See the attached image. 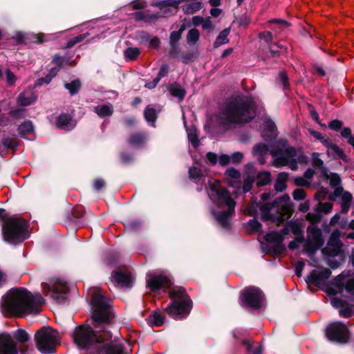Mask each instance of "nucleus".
I'll list each match as a JSON object with an SVG mask.
<instances>
[{"mask_svg":"<svg viewBox=\"0 0 354 354\" xmlns=\"http://www.w3.org/2000/svg\"><path fill=\"white\" fill-rule=\"evenodd\" d=\"M73 339L80 348L91 349L93 353L122 354V345L112 341L106 330L95 333L89 326L81 325L75 328Z\"/></svg>","mask_w":354,"mask_h":354,"instance_id":"1","label":"nucleus"},{"mask_svg":"<svg viewBox=\"0 0 354 354\" xmlns=\"http://www.w3.org/2000/svg\"><path fill=\"white\" fill-rule=\"evenodd\" d=\"M44 302L38 293L32 295L24 288H12L2 297L1 310L5 316L37 315Z\"/></svg>","mask_w":354,"mask_h":354,"instance_id":"2","label":"nucleus"},{"mask_svg":"<svg viewBox=\"0 0 354 354\" xmlns=\"http://www.w3.org/2000/svg\"><path fill=\"white\" fill-rule=\"evenodd\" d=\"M256 116L254 101L248 96L234 95L224 103L218 113V120L225 128L235 124H245Z\"/></svg>","mask_w":354,"mask_h":354,"instance_id":"3","label":"nucleus"},{"mask_svg":"<svg viewBox=\"0 0 354 354\" xmlns=\"http://www.w3.org/2000/svg\"><path fill=\"white\" fill-rule=\"evenodd\" d=\"M270 196V193H263L261 195V201H252L248 207L247 212L250 216L259 214L263 221H270L279 224L291 216V209L288 204L290 198L288 196H283L276 198L270 204L266 201Z\"/></svg>","mask_w":354,"mask_h":354,"instance_id":"4","label":"nucleus"},{"mask_svg":"<svg viewBox=\"0 0 354 354\" xmlns=\"http://www.w3.org/2000/svg\"><path fill=\"white\" fill-rule=\"evenodd\" d=\"M208 185L207 194L210 200L218 209H221L218 212L212 209V213L222 227H227L229 225V218L234 212L236 203L231 197L230 192L221 187L219 180L209 179Z\"/></svg>","mask_w":354,"mask_h":354,"instance_id":"5","label":"nucleus"},{"mask_svg":"<svg viewBox=\"0 0 354 354\" xmlns=\"http://www.w3.org/2000/svg\"><path fill=\"white\" fill-rule=\"evenodd\" d=\"M270 154L275 167L288 166L292 170L297 169V163L306 164L308 158L301 149L290 147L287 140H279L273 145Z\"/></svg>","mask_w":354,"mask_h":354,"instance_id":"6","label":"nucleus"},{"mask_svg":"<svg viewBox=\"0 0 354 354\" xmlns=\"http://www.w3.org/2000/svg\"><path fill=\"white\" fill-rule=\"evenodd\" d=\"M169 296L172 303L166 308L167 313L176 319L187 316L192 308V301L185 289L174 288L170 291Z\"/></svg>","mask_w":354,"mask_h":354,"instance_id":"7","label":"nucleus"},{"mask_svg":"<svg viewBox=\"0 0 354 354\" xmlns=\"http://www.w3.org/2000/svg\"><path fill=\"white\" fill-rule=\"evenodd\" d=\"M27 222L18 217H11L2 225L3 239L12 244L21 243L28 237Z\"/></svg>","mask_w":354,"mask_h":354,"instance_id":"8","label":"nucleus"},{"mask_svg":"<svg viewBox=\"0 0 354 354\" xmlns=\"http://www.w3.org/2000/svg\"><path fill=\"white\" fill-rule=\"evenodd\" d=\"M37 349L43 354L52 353L59 344L60 337L57 330L50 327H43L35 335Z\"/></svg>","mask_w":354,"mask_h":354,"instance_id":"9","label":"nucleus"},{"mask_svg":"<svg viewBox=\"0 0 354 354\" xmlns=\"http://www.w3.org/2000/svg\"><path fill=\"white\" fill-rule=\"evenodd\" d=\"M111 301L99 292L92 296L91 305L93 310V319L97 323H108L113 317Z\"/></svg>","mask_w":354,"mask_h":354,"instance_id":"10","label":"nucleus"},{"mask_svg":"<svg viewBox=\"0 0 354 354\" xmlns=\"http://www.w3.org/2000/svg\"><path fill=\"white\" fill-rule=\"evenodd\" d=\"M43 290L57 303H62L66 299L68 291L67 283L60 279H53L48 283H42Z\"/></svg>","mask_w":354,"mask_h":354,"instance_id":"11","label":"nucleus"},{"mask_svg":"<svg viewBox=\"0 0 354 354\" xmlns=\"http://www.w3.org/2000/svg\"><path fill=\"white\" fill-rule=\"evenodd\" d=\"M263 299V294L256 287H248L241 292L240 300L241 303L252 308H260Z\"/></svg>","mask_w":354,"mask_h":354,"instance_id":"12","label":"nucleus"},{"mask_svg":"<svg viewBox=\"0 0 354 354\" xmlns=\"http://www.w3.org/2000/svg\"><path fill=\"white\" fill-rule=\"evenodd\" d=\"M307 234L308 237L304 245V250L309 256H311L323 245L324 239L322 230L313 225L308 227Z\"/></svg>","mask_w":354,"mask_h":354,"instance_id":"13","label":"nucleus"},{"mask_svg":"<svg viewBox=\"0 0 354 354\" xmlns=\"http://www.w3.org/2000/svg\"><path fill=\"white\" fill-rule=\"evenodd\" d=\"M326 335L329 340L338 343H346L349 337L347 326L340 322L330 324L326 328Z\"/></svg>","mask_w":354,"mask_h":354,"instance_id":"14","label":"nucleus"},{"mask_svg":"<svg viewBox=\"0 0 354 354\" xmlns=\"http://www.w3.org/2000/svg\"><path fill=\"white\" fill-rule=\"evenodd\" d=\"M341 232L334 230L328 239L327 245L322 249V252L328 257H336L341 252L342 243L340 241Z\"/></svg>","mask_w":354,"mask_h":354,"instance_id":"15","label":"nucleus"},{"mask_svg":"<svg viewBox=\"0 0 354 354\" xmlns=\"http://www.w3.org/2000/svg\"><path fill=\"white\" fill-rule=\"evenodd\" d=\"M146 281L147 287L152 291H156L159 289L169 288L171 286L169 279L162 274L149 272L147 275Z\"/></svg>","mask_w":354,"mask_h":354,"instance_id":"16","label":"nucleus"},{"mask_svg":"<svg viewBox=\"0 0 354 354\" xmlns=\"http://www.w3.org/2000/svg\"><path fill=\"white\" fill-rule=\"evenodd\" d=\"M333 209V204L329 202L322 203L319 202L314 207L313 212L308 213L306 219L312 224L319 222L322 214H327L331 212Z\"/></svg>","mask_w":354,"mask_h":354,"instance_id":"17","label":"nucleus"},{"mask_svg":"<svg viewBox=\"0 0 354 354\" xmlns=\"http://www.w3.org/2000/svg\"><path fill=\"white\" fill-rule=\"evenodd\" d=\"M331 271L328 268L313 270L306 277V281L308 284L319 286L324 284L330 277Z\"/></svg>","mask_w":354,"mask_h":354,"instance_id":"18","label":"nucleus"},{"mask_svg":"<svg viewBox=\"0 0 354 354\" xmlns=\"http://www.w3.org/2000/svg\"><path fill=\"white\" fill-rule=\"evenodd\" d=\"M111 281L118 287L131 288L133 284V278L128 271L118 270L113 272Z\"/></svg>","mask_w":354,"mask_h":354,"instance_id":"19","label":"nucleus"},{"mask_svg":"<svg viewBox=\"0 0 354 354\" xmlns=\"http://www.w3.org/2000/svg\"><path fill=\"white\" fill-rule=\"evenodd\" d=\"M0 354H18L16 343L8 334L0 335Z\"/></svg>","mask_w":354,"mask_h":354,"instance_id":"20","label":"nucleus"},{"mask_svg":"<svg viewBox=\"0 0 354 354\" xmlns=\"http://www.w3.org/2000/svg\"><path fill=\"white\" fill-rule=\"evenodd\" d=\"M324 147L327 149L326 153L329 157L335 160H342L346 162L348 161V158L343 149L336 144L333 143L330 139L325 140Z\"/></svg>","mask_w":354,"mask_h":354,"instance_id":"21","label":"nucleus"},{"mask_svg":"<svg viewBox=\"0 0 354 354\" xmlns=\"http://www.w3.org/2000/svg\"><path fill=\"white\" fill-rule=\"evenodd\" d=\"M246 167L248 169V173L246 175L244 174L243 176L244 182L242 188L244 193H247L251 189L255 176L253 165L249 163L246 165Z\"/></svg>","mask_w":354,"mask_h":354,"instance_id":"22","label":"nucleus"},{"mask_svg":"<svg viewBox=\"0 0 354 354\" xmlns=\"http://www.w3.org/2000/svg\"><path fill=\"white\" fill-rule=\"evenodd\" d=\"M37 96L32 91H26L19 94L17 103L20 106H26L35 102Z\"/></svg>","mask_w":354,"mask_h":354,"instance_id":"23","label":"nucleus"},{"mask_svg":"<svg viewBox=\"0 0 354 354\" xmlns=\"http://www.w3.org/2000/svg\"><path fill=\"white\" fill-rule=\"evenodd\" d=\"M202 8V3L198 0H186L182 6L183 12L187 15H192Z\"/></svg>","mask_w":354,"mask_h":354,"instance_id":"24","label":"nucleus"},{"mask_svg":"<svg viewBox=\"0 0 354 354\" xmlns=\"http://www.w3.org/2000/svg\"><path fill=\"white\" fill-rule=\"evenodd\" d=\"M341 196L342 202L351 203L353 197L351 193L344 192L342 187H336L334 193L328 196V200L335 201L337 197Z\"/></svg>","mask_w":354,"mask_h":354,"instance_id":"25","label":"nucleus"},{"mask_svg":"<svg viewBox=\"0 0 354 354\" xmlns=\"http://www.w3.org/2000/svg\"><path fill=\"white\" fill-rule=\"evenodd\" d=\"M57 127L67 131L72 129L75 127V123L71 117L68 114H62L57 118Z\"/></svg>","mask_w":354,"mask_h":354,"instance_id":"26","label":"nucleus"},{"mask_svg":"<svg viewBox=\"0 0 354 354\" xmlns=\"http://www.w3.org/2000/svg\"><path fill=\"white\" fill-rule=\"evenodd\" d=\"M189 178L196 183L203 185L205 183V176L201 169L196 167H191L189 170Z\"/></svg>","mask_w":354,"mask_h":354,"instance_id":"27","label":"nucleus"},{"mask_svg":"<svg viewBox=\"0 0 354 354\" xmlns=\"http://www.w3.org/2000/svg\"><path fill=\"white\" fill-rule=\"evenodd\" d=\"M268 151V146L264 143H259L253 148V153L256 156H259V161L261 165L265 163V160L263 156L267 153Z\"/></svg>","mask_w":354,"mask_h":354,"instance_id":"28","label":"nucleus"},{"mask_svg":"<svg viewBox=\"0 0 354 354\" xmlns=\"http://www.w3.org/2000/svg\"><path fill=\"white\" fill-rule=\"evenodd\" d=\"M184 28H181L178 31H173L170 35V46L171 48V53L174 54L178 48V42L181 37L182 32H183Z\"/></svg>","mask_w":354,"mask_h":354,"instance_id":"29","label":"nucleus"},{"mask_svg":"<svg viewBox=\"0 0 354 354\" xmlns=\"http://www.w3.org/2000/svg\"><path fill=\"white\" fill-rule=\"evenodd\" d=\"M18 131L20 136L24 138H27L28 136L33 134L34 129L32 122H24L19 127Z\"/></svg>","mask_w":354,"mask_h":354,"instance_id":"30","label":"nucleus"},{"mask_svg":"<svg viewBox=\"0 0 354 354\" xmlns=\"http://www.w3.org/2000/svg\"><path fill=\"white\" fill-rule=\"evenodd\" d=\"M288 178V174L285 172L279 173L277 176L274 188L278 192H283L286 188V181Z\"/></svg>","mask_w":354,"mask_h":354,"instance_id":"31","label":"nucleus"},{"mask_svg":"<svg viewBox=\"0 0 354 354\" xmlns=\"http://www.w3.org/2000/svg\"><path fill=\"white\" fill-rule=\"evenodd\" d=\"M230 32V28H227L222 30L218 36L216 37L215 41L214 42V47L218 48L221 45L227 44L229 42V39L227 38Z\"/></svg>","mask_w":354,"mask_h":354,"instance_id":"32","label":"nucleus"},{"mask_svg":"<svg viewBox=\"0 0 354 354\" xmlns=\"http://www.w3.org/2000/svg\"><path fill=\"white\" fill-rule=\"evenodd\" d=\"M94 111L100 117H105L112 115L113 108L111 104H102L96 106Z\"/></svg>","mask_w":354,"mask_h":354,"instance_id":"33","label":"nucleus"},{"mask_svg":"<svg viewBox=\"0 0 354 354\" xmlns=\"http://www.w3.org/2000/svg\"><path fill=\"white\" fill-rule=\"evenodd\" d=\"M169 92L172 96L176 97L182 101L185 95V90L178 84H172L169 87Z\"/></svg>","mask_w":354,"mask_h":354,"instance_id":"34","label":"nucleus"},{"mask_svg":"<svg viewBox=\"0 0 354 354\" xmlns=\"http://www.w3.org/2000/svg\"><path fill=\"white\" fill-rule=\"evenodd\" d=\"M288 227L290 232L296 235V236H304V227L301 223L298 221H290L288 222Z\"/></svg>","mask_w":354,"mask_h":354,"instance_id":"35","label":"nucleus"},{"mask_svg":"<svg viewBox=\"0 0 354 354\" xmlns=\"http://www.w3.org/2000/svg\"><path fill=\"white\" fill-rule=\"evenodd\" d=\"M147 140V137L144 133H135L133 134L129 140V142L131 146L139 147L143 144Z\"/></svg>","mask_w":354,"mask_h":354,"instance_id":"36","label":"nucleus"},{"mask_svg":"<svg viewBox=\"0 0 354 354\" xmlns=\"http://www.w3.org/2000/svg\"><path fill=\"white\" fill-rule=\"evenodd\" d=\"M140 54V50L136 47H129L124 51V56L127 61L136 60Z\"/></svg>","mask_w":354,"mask_h":354,"instance_id":"37","label":"nucleus"},{"mask_svg":"<svg viewBox=\"0 0 354 354\" xmlns=\"http://www.w3.org/2000/svg\"><path fill=\"white\" fill-rule=\"evenodd\" d=\"M271 181L270 173L268 171L260 172L257 176V184L258 186H264Z\"/></svg>","mask_w":354,"mask_h":354,"instance_id":"38","label":"nucleus"},{"mask_svg":"<svg viewBox=\"0 0 354 354\" xmlns=\"http://www.w3.org/2000/svg\"><path fill=\"white\" fill-rule=\"evenodd\" d=\"M64 87L71 95H74L79 92L81 88V82L79 80H75L70 83H65Z\"/></svg>","mask_w":354,"mask_h":354,"instance_id":"39","label":"nucleus"},{"mask_svg":"<svg viewBox=\"0 0 354 354\" xmlns=\"http://www.w3.org/2000/svg\"><path fill=\"white\" fill-rule=\"evenodd\" d=\"M265 239L268 242H272L277 245H280L283 241V237L279 232H272L267 234Z\"/></svg>","mask_w":354,"mask_h":354,"instance_id":"40","label":"nucleus"},{"mask_svg":"<svg viewBox=\"0 0 354 354\" xmlns=\"http://www.w3.org/2000/svg\"><path fill=\"white\" fill-rule=\"evenodd\" d=\"M200 33L197 29H191L187 35V41L190 45L195 44L199 39Z\"/></svg>","mask_w":354,"mask_h":354,"instance_id":"41","label":"nucleus"},{"mask_svg":"<svg viewBox=\"0 0 354 354\" xmlns=\"http://www.w3.org/2000/svg\"><path fill=\"white\" fill-rule=\"evenodd\" d=\"M188 139L193 147H197L199 145L198 133L196 129L191 128L187 131Z\"/></svg>","mask_w":354,"mask_h":354,"instance_id":"42","label":"nucleus"},{"mask_svg":"<svg viewBox=\"0 0 354 354\" xmlns=\"http://www.w3.org/2000/svg\"><path fill=\"white\" fill-rule=\"evenodd\" d=\"M144 115L146 120L149 122L154 123L157 118L156 110L149 106L146 108Z\"/></svg>","mask_w":354,"mask_h":354,"instance_id":"43","label":"nucleus"},{"mask_svg":"<svg viewBox=\"0 0 354 354\" xmlns=\"http://www.w3.org/2000/svg\"><path fill=\"white\" fill-rule=\"evenodd\" d=\"M15 337L16 339L21 343H25L30 339V336L28 333L23 329H18L15 333Z\"/></svg>","mask_w":354,"mask_h":354,"instance_id":"44","label":"nucleus"},{"mask_svg":"<svg viewBox=\"0 0 354 354\" xmlns=\"http://www.w3.org/2000/svg\"><path fill=\"white\" fill-rule=\"evenodd\" d=\"M165 320L164 316L160 313H154L153 315L150 317V322L151 324L156 326H160L163 324Z\"/></svg>","mask_w":354,"mask_h":354,"instance_id":"45","label":"nucleus"},{"mask_svg":"<svg viewBox=\"0 0 354 354\" xmlns=\"http://www.w3.org/2000/svg\"><path fill=\"white\" fill-rule=\"evenodd\" d=\"M248 230L251 233L259 232L261 229V224L255 218L251 219L248 223Z\"/></svg>","mask_w":354,"mask_h":354,"instance_id":"46","label":"nucleus"},{"mask_svg":"<svg viewBox=\"0 0 354 354\" xmlns=\"http://www.w3.org/2000/svg\"><path fill=\"white\" fill-rule=\"evenodd\" d=\"M329 194L328 189L327 188L321 187L315 195V198L317 201H322L326 198L328 199Z\"/></svg>","mask_w":354,"mask_h":354,"instance_id":"47","label":"nucleus"},{"mask_svg":"<svg viewBox=\"0 0 354 354\" xmlns=\"http://www.w3.org/2000/svg\"><path fill=\"white\" fill-rule=\"evenodd\" d=\"M88 36V33H84L71 39L66 44V48H70L74 45L82 41Z\"/></svg>","mask_w":354,"mask_h":354,"instance_id":"48","label":"nucleus"},{"mask_svg":"<svg viewBox=\"0 0 354 354\" xmlns=\"http://www.w3.org/2000/svg\"><path fill=\"white\" fill-rule=\"evenodd\" d=\"M264 129L270 132L271 136L275 135L276 126L272 120L266 119L264 122Z\"/></svg>","mask_w":354,"mask_h":354,"instance_id":"49","label":"nucleus"},{"mask_svg":"<svg viewBox=\"0 0 354 354\" xmlns=\"http://www.w3.org/2000/svg\"><path fill=\"white\" fill-rule=\"evenodd\" d=\"M319 153H313L312 154L313 165L317 169H322L324 167V162L319 158Z\"/></svg>","mask_w":354,"mask_h":354,"instance_id":"50","label":"nucleus"},{"mask_svg":"<svg viewBox=\"0 0 354 354\" xmlns=\"http://www.w3.org/2000/svg\"><path fill=\"white\" fill-rule=\"evenodd\" d=\"M309 133L313 136L315 139L319 140L322 145L324 146L325 140H328L329 138H326L324 136L322 135L320 132L313 130V129H308Z\"/></svg>","mask_w":354,"mask_h":354,"instance_id":"51","label":"nucleus"},{"mask_svg":"<svg viewBox=\"0 0 354 354\" xmlns=\"http://www.w3.org/2000/svg\"><path fill=\"white\" fill-rule=\"evenodd\" d=\"M304 240V236H296L295 239L288 244V248L292 250L298 248L300 244L303 243Z\"/></svg>","mask_w":354,"mask_h":354,"instance_id":"52","label":"nucleus"},{"mask_svg":"<svg viewBox=\"0 0 354 354\" xmlns=\"http://www.w3.org/2000/svg\"><path fill=\"white\" fill-rule=\"evenodd\" d=\"M339 315L345 318L350 317L353 314V310L351 306L344 305V307L339 310Z\"/></svg>","mask_w":354,"mask_h":354,"instance_id":"53","label":"nucleus"},{"mask_svg":"<svg viewBox=\"0 0 354 354\" xmlns=\"http://www.w3.org/2000/svg\"><path fill=\"white\" fill-rule=\"evenodd\" d=\"M329 183L331 187H338L337 186L341 183V178L337 174H333L329 178Z\"/></svg>","mask_w":354,"mask_h":354,"instance_id":"54","label":"nucleus"},{"mask_svg":"<svg viewBox=\"0 0 354 354\" xmlns=\"http://www.w3.org/2000/svg\"><path fill=\"white\" fill-rule=\"evenodd\" d=\"M270 53L273 55H277L281 53H285L286 49L283 46L278 44H272L270 46Z\"/></svg>","mask_w":354,"mask_h":354,"instance_id":"55","label":"nucleus"},{"mask_svg":"<svg viewBox=\"0 0 354 354\" xmlns=\"http://www.w3.org/2000/svg\"><path fill=\"white\" fill-rule=\"evenodd\" d=\"M55 76V73H53V75H47L45 77L37 80L35 85L36 86H41L43 84H49L52 80V78Z\"/></svg>","mask_w":354,"mask_h":354,"instance_id":"56","label":"nucleus"},{"mask_svg":"<svg viewBox=\"0 0 354 354\" xmlns=\"http://www.w3.org/2000/svg\"><path fill=\"white\" fill-rule=\"evenodd\" d=\"M293 198L296 201L304 200L306 197V193L303 189L299 188L293 192Z\"/></svg>","mask_w":354,"mask_h":354,"instance_id":"57","label":"nucleus"},{"mask_svg":"<svg viewBox=\"0 0 354 354\" xmlns=\"http://www.w3.org/2000/svg\"><path fill=\"white\" fill-rule=\"evenodd\" d=\"M345 290L351 295H354V278L347 280L344 285Z\"/></svg>","mask_w":354,"mask_h":354,"instance_id":"58","label":"nucleus"},{"mask_svg":"<svg viewBox=\"0 0 354 354\" xmlns=\"http://www.w3.org/2000/svg\"><path fill=\"white\" fill-rule=\"evenodd\" d=\"M225 174L227 176L231 177L234 180L239 178L241 176L240 172L234 168L227 169Z\"/></svg>","mask_w":354,"mask_h":354,"instance_id":"59","label":"nucleus"},{"mask_svg":"<svg viewBox=\"0 0 354 354\" xmlns=\"http://www.w3.org/2000/svg\"><path fill=\"white\" fill-rule=\"evenodd\" d=\"M330 304L335 308L340 309L341 308L344 307L345 305V303L344 301H342L340 299H338L337 297H333L330 299Z\"/></svg>","mask_w":354,"mask_h":354,"instance_id":"60","label":"nucleus"},{"mask_svg":"<svg viewBox=\"0 0 354 354\" xmlns=\"http://www.w3.org/2000/svg\"><path fill=\"white\" fill-rule=\"evenodd\" d=\"M342 124L340 120H333L329 122L328 127L332 130L338 131L342 128Z\"/></svg>","mask_w":354,"mask_h":354,"instance_id":"61","label":"nucleus"},{"mask_svg":"<svg viewBox=\"0 0 354 354\" xmlns=\"http://www.w3.org/2000/svg\"><path fill=\"white\" fill-rule=\"evenodd\" d=\"M169 71V66L167 64H162L160 68L158 76L156 77L160 80L162 77H165Z\"/></svg>","mask_w":354,"mask_h":354,"instance_id":"62","label":"nucleus"},{"mask_svg":"<svg viewBox=\"0 0 354 354\" xmlns=\"http://www.w3.org/2000/svg\"><path fill=\"white\" fill-rule=\"evenodd\" d=\"M2 142L4 147L7 149H13L16 147V142L12 138L3 139Z\"/></svg>","mask_w":354,"mask_h":354,"instance_id":"63","label":"nucleus"},{"mask_svg":"<svg viewBox=\"0 0 354 354\" xmlns=\"http://www.w3.org/2000/svg\"><path fill=\"white\" fill-rule=\"evenodd\" d=\"M104 185V180L100 178H96L93 182V188L97 191L101 189Z\"/></svg>","mask_w":354,"mask_h":354,"instance_id":"64","label":"nucleus"}]
</instances>
